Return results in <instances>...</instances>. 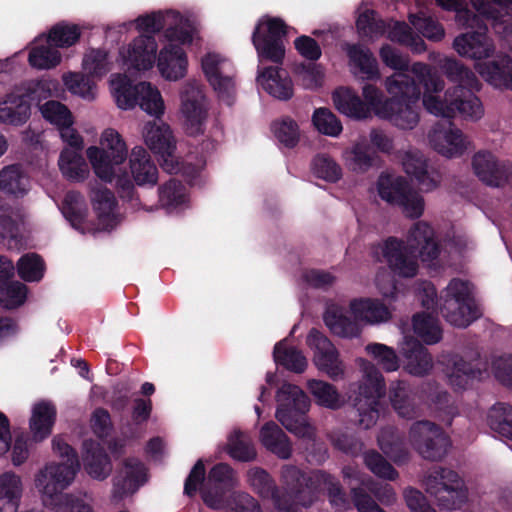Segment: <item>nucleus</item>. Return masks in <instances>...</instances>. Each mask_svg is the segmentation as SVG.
I'll list each match as a JSON object with an SVG mask.
<instances>
[{"label": "nucleus", "instance_id": "48", "mask_svg": "<svg viewBox=\"0 0 512 512\" xmlns=\"http://www.w3.org/2000/svg\"><path fill=\"white\" fill-rule=\"evenodd\" d=\"M52 45L45 41L44 36L36 38L28 57L30 66L38 70H49L58 66L62 55L57 47Z\"/></svg>", "mask_w": 512, "mask_h": 512}, {"label": "nucleus", "instance_id": "5", "mask_svg": "<svg viewBox=\"0 0 512 512\" xmlns=\"http://www.w3.org/2000/svg\"><path fill=\"white\" fill-rule=\"evenodd\" d=\"M410 73L422 86L421 95L424 109L431 115L452 119L457 115V94L462 91L460 86H452L446 90L445 81L429 64L421 61L412 63Z\"/></svg>", "mask_w": 512, "mask_h": 512}, {"label": "nucleus", "instance_id": "10", "mask_svg": "<svg viewBox=\"0 0 512 512\" xmlns=\"http://www.w3.org/2000/svg\"><path fill=\"white\" fill-rule=\"evenodd\" d=\"M276 401V419L296 436L312 439L314 427L303 416L310 407V400L304 391L296 385L283 383L276 394Z\"/></svg>", "mask_w": 512, "mask_h": 512}, {"label": "nucleus", "instance_id": "4", "mask_svg": "<svg viewBox=\"0 0 512 512\" xmlns=\"http://www.w3.org/2000/svg\"><path fill=\"white\" fill-rule=\"evenodd\" d=\"M129 155L126 141L111 127L101 132L98 145L86 149V157L95 176L105 183L115 182L119 189L128 192L133 189V184L123 164Z\"/></svg>", "mask_w": 512, "mask_h": 512}, {"label": "nucleus", "instance_id": "32", "mask_svg": "<svg viewBox=\"0 0 512 512\" xmlns=\"http://www.w3.org/2000/svg\"><path fill=\"white\" fill-rule=\"evenodd\" d=\"M335 108L343 115L355 119L364 120L372 116L373 107L368 100L361 97L351 88L339 87L332 94Z\"/></svg>", "mask_w": 512, "mask_h": 512}, {"label": "nucleus", "instance_id": "17", "mask_svg": "<svg viewBox=\"0 0 512 512\" xmlns=\"http://www.w3.org/2000/svg\"><path fill=\"white\" fill-rule=\"evenodd\" d=\"M289 27L277 17L263 16L259 19L252 34V43L257 51L259 63L263 59L281 63L285 55L282 37Z\"/></svg>", "mask_w": 512, "mask_h": 512}, {"label": "nucleus", "instance_id": "7", "mask_svg": "<svg viewBox=\"0 0 512 512\" xmlns=\"http://www.w3.org/2000/svg\"><path fill=\"white\" fill-rule=\"evenodd\" d=\"M109 88L117 106L122 110L134 108L136 105L148 115L161 118L165 113V102L160 90L150 82L132 85L130 79L120 73L112 74Z\"/></svg>", "mask_w": 512, "mask_h": 512}, {"label": "nucleus", "instance_id": "14", "mask_svg": "<svg viewBox=\"0 0 512 512\" xmlns=\"http://www.w3.org/2000/svg\"><path fill=\"white\" fill-rule=\"evenodd\" d=\"M441 310L446 320L460 328L467 327L480 316L469 282L452 279L441 295Z\"/></svg>", "mask_w": 512, "mask_h": 512}, {"label": "nucleus", "instance_id": "31", "mask_svg": "<svg viewBox=\"0 0 512 512\" xmlns=\"http://www.w3.org/2000/svg\"><path fill=\"white\" fill-rule=\"evenodd\" d=\"M130 174L132 176L131 182L138 186H154L158 181V169L152 161L149 153L141 146H136L131 150L129 155ZM134 188L128 192L120 191L124 194L130 195Z\"/></svg>", "mask_w": 512, "mask_h": 512}, {"label": "nucleus", "instance_id": "21", "mask_svg": "<svg viewBox=\"0 0 512 512\" xmlns=\"http://www.w3.org/2000/svg\"><path fill=\"white\" fill-rule=\"evenodd\" d=\"M429 146L446 158H456L463 155L470 145L464 133L452 123H436L428 131Z\"/></svg>", "mask_w": 512, "mask_h": 512}, {"label": "nucleus", "instance_id": "30", "mask_svg": "<svg viewBox=\"0 0 512 512\" xmlns=\"http://www.w3.org/2000/svg\"><path fill=\"white\" fill-rule=\"evenodd\" d=\"M349 311L361 327L379 325L391 318V311L382 301L369 297L352 299L349 303Z\"/></svg>", "mask_w": 512, "mask_h": 512}, {"label": "nucleus", "instance_id": "29", "mask_svg": "<svg viewBox=\"0 0 512 512\" xmlns=\"http://www.w3.org/2000/svg\"><path fill=\"white\" fill-rule=\"evenodd\" d=\"M402 166L406 174L413 177L424 192H432L440 184V176L428 167L425 156L416 150H409L402 157Z\"/></svg>", "mask_w": 512, "mask_h": 512}, {"label": "nucleus", "instance_id": "58", "mask_svg": "<svg viewBox=\"0 0 512 512\" xmlns=\"http://www.w3.org/2000/svg\"><path fill=\"white\" fill-rule=\"evenodd\" d=\"M80 35L81 28L77 24L62 21L51 27L45 41L57 48H68L79 40Z\"/></svg>", "mask_w": 512, "mask_h": 512}, {"label": "nucleus", "instance_id": "59", "mask_svg": "<svg viewBox=\"0 0 512 512\" xmlns=\"http://www.w3.org/2000/svg\"><path fill=\"white\" fill-rule=\"evenodd\" d=\"M0 189L13 195H24L29 189V179L17 165L0 171Z\"/></svg>", "mask_w": 512, "mask_h": 512}, {"label": "nucleus", "instance_id": "34", "mask_svg": "<svg viewBox=\"0 0 512 512\" xmlns=\"http://www.w3.org/2000/svg\"><path fill=\"white\" fill-rule=\"evenodd\" d=\"M83 142L80 146L68 145L58 159V166L64 178L72 182H84L90 175L89 164L82 155Z\"/></svg>", "mask_w": 512, "mask_h": 512}, {"label": "nucleus", "instance_id": "39", "mask_svg": "<svg viewBox=\"0 0 512 512\" xmlns=\"http://www.w3.org/2000/svg\"><path fill=\"white\" fill-rule=\"evenodd\" d=\"M60 211L71 226L81 233L94 231L86 221L88 208L85 197L77 191L66 193Z\"/></svg>", "mask_w": 512, "mask_h": 512}, {"label": "nucleus", "instance_id": "61", "mask_svg": "<svg viewBox=\"0 0 512 512\" xmlns=\"http://www.w3.org/2000/svg\"><path fill=\"white\" fill-rule=\"evenodd\" d=\"M457 115L467 121L476 122L484 116V107L472 90L462 89L457 94Z\"/></svg>", "mask_w": 512, "mask_h": 512}, {"label": "nucleus", "instance_id": "52", "mask_svg": "<svg viewBox=\"0 0 512 512\" xmlns=\"http://www.w3.org/2000/svg\"><path fill=\"white\" fill-rule=\"evenodd\" d=\"M380 449L396 464L403 463L408 458L406 444L397 431L392 427L383 428L378 436Z\"/></svg>", "mask_w": 512, "mask_h": 512}, {"label": "nucleus", "instance_id": "9", "mask_svg": "<svg viewBox=\"0 0 512 512\" xmlns=\"http://www.w3.org/2000/svg\"><path fill=\"white\" fill-rule=\"evenodd\" d=\"M362 379L354 399L359 425L364 429L374 426L382 410L381 399L385 392V381L380 370L365 359L358 360Z\"/></svg>", "mask_w": 512, "mask_h": 512}, {"label": "nucleus", "instance_id": "60", "mask_svg": "<svg viewBox=\"0 0 512 512\" xmlns=\"http://www.w3.org/2000/svg\"><path fill=\"white\" fill-rule=\"evenodd\" d=\"M273 357L276 364L296 373H302L307 367V359L302 352L293 347H286L284 341L275 345Z\"/></svg>", "mask_w": 512, "mask_h": 512}, {"label": "nucleus", "instance_id": "22", "mask_svg": "<svg viewBox=\"0 0 512 512\" xmlns=\"http://www.w3.org/2000/svg\"><path fill=\"white\" fill-rule=\"evenodd\" d=\"M472 168L479 180L486 185H512V162H501L490 151H478L472 158Z\"/></svg>", "mask_w": 512, "mask_h": 512}, {"label": "nucleus", "instance_id": "41", "mask_svg": "<svg viewBox=\"0 0 512 512\" xmlns=\"http://www.w3.org/2000/svg\"><path fill=\"white\" fill-rule=\"evenodd\" d=\"M55 418L56 409L51 402L40 401L33 405L29 426L34 441L40 442L51 434Z\"/></svg>", "mask_w": 512, "mask_h": 512}, {"label": "nucleus", "instance_id": "2", "mask_svg": "<svg viewBox=\"0 0 512 512\" xmlns=\"http://www.w3.org/2000/svg\"><path fill=\"white\" fill-rule=\"evenodd\" d=\"M473 248V242L463 233L448 235L440 249L435 240L433 227L425 222H416L408 231L406 241L389 238L383 245V255L391 271L404 278L417 274L419 258L429 267L448 264L449 258L462 256Z\"/></svg>", "mask_w": 512, "mask_h": 512}, {"label": "nucleus", "instance_id": "11", "mask_svg": "<svg viewBox=\"0 0 512 512\" xmlns=\"http://www.w3.org/2000/svg\"><path fill=\"white\" fill-rule=\"evenodd\" d=\"M80 470V462L75 458L70 462H47L34 476V486L43 504L52 508L68 497L64 490L69 488Z\"/></svg>", "mask_w": 512, "mask_h": 512}, {"label": "nucleus", "instance_id": "54", "mask_svg": "<svg viewBox=\"0 0 512 512\" xmlns=\"http://www.w3.org/2000/svg\"><path fill=\"white\" fill-rule=\"evenodd\" d=\"M89 77L86 73L68 72L62 76V80L71 94L91 102L97 98V85Z\"/></svg>", "mask_w": 512, "mask_h": 512}, {"label": "nucleus", "instance_id": "33", "mask_svg": "<svg viewBox=\"0 0 512 512\" xmlns=\"http://www.w3.org/2000/svg\"><path fill=\"white\" fill-rule=\"evenodd\" d=\"M430 60H438V64L447 79L456 83L462 89L479 90L480 82L475 73L453 57L440 56L439 53L432 52L429 54Z\"/></svg>", "mask_w": 512, "mask_h": 512}, {"label": "nucleus", "instance_id": "16", "mask_svg": "<svg viewBox=\"0 0 512 512\" xmlns=\"http://www.w3.org/2000/svg\"><path fill=\"white\" fill-rule=\"evenodd\" d=\"M196 22V18L189 12L180 13L172 9L164 11L159 10L140 15L134 21L108 26L106 33L109 35L113 29H117L119 33H126L129 32L131 27L135 24L137 31L153 36L160 31H167L168 29L180 32L184 27H192ZM163 33L164 32H162V34Z\"/></svg>", "mask_w": 512, "mask_h": 512}, {"label": "nucleus", "instance_id": "37", "mask_svg": "<svg viewBox=\"0 0 512 512\" xmlns=\"http://www.w3.org/2000/svg\"><path fill=\"white\" fill-rule=\"evenodd\" d=\"M386 92L390 95L388 99L396 101H419L421 93V84L412 74L405 72H395L384 80Z\"/></svg>", "mask_w": 512, "mask_h": 512}, {"label": "nucleus", "instance_id": "51", "mask_svg": "<svg viewBox=\"0 0 512 512\" xmlns=\"http://www.w3.org/2000/svg\"><path fill=\"white\" fill-rule=\"evenodd\" d=\"M342 158L345 166L356 173L368 171L373 163V156L365 139L356 141L350 148L344 150Z\"/></svg>", "mask_w": 512, "mask_h": 512}, {"label": "nucleus", "instance_id": "24", "mask_svg": "<svg viewBox=\"0 0 512 512\" xmlns=\"http://www.w3.org/2000/svg\"><path fill=\"white\" fill-rule=\"evenodd\" d=\"M89 196L93 210L97 216V230H111L121 221L117 201L113 192L94 181L89 184Z\"/></svg>", "mask_w": 512, "mask_h": 512}, {"label": "nucleus", "instance_id": "55", "mask_svg": "<svg viewBox=\"0 0 512 512\" xmlns=\"http://www.w3.org/2000/svg\"><path fill=\"white\" fill-rule=\"evenodd\" d=\"M309 392L320 406L337 409L342 406L343 399L337 389L330 383L312 379L307 383Z\"/></svg>", "mask_w": 512, "mask_h": 512}, {"label": "nucleus", "instance_id": "13", "mask_svg": "<svg viewBox=\"0 0 512 512\" xmlns=\"http://www.w3.org/2000/svg\"><path fill=\"white\" fill-rule=\"evenodd\" d=\"M209 101L200 80L188 79L179 89L178 115L185 132L190 136L204 133L208 119Z\"/></svg>", "mask_w": 512, "mask_h": 512}, {"label": "nucleus", "instance_id": "47", "mask_svg": "<svg viewBox=\"0 0 512 512\" xmlns=\"http://www.w3.org/2000/svg\"><path fill=\"white\" fill-rule=\"evenodd\" d=\"M261 444L282 459L291 456L292 448L288 437L273 421L265 423L259 432Z\"/></svg>", "mask_w": 512, "mask_h": 512}, {"label": "nucleus", "instance_id": "18", "mask_svg": "<svg viewBox=\"0 0 512 512\" xmlns=\"http://www.w3.org/2000/svg\"><path fill=\"white\" fill-rule=\"evenodd\" d=\"M408 442L424 459L433 461L442 459L450 446V441L442 429L428 420L412 423Z\"/></svg>", "mask_w": 512, "mask_h": 512}, {"label": "nucleus", "instance_id": "8", "mask_svg": "<svg viewBox=\"0 0 512 512\" xmlns=\"http://www.w3.org/2000/svg\"><path fill=\"white\" fill-rule=\"evenodd\" d=\"M142 137L146 146L160 161L161 167L168 173H179L193 178L204 166L201 160L195 166L180 163L176 155V140L169 125L162 121H148L143 125Z\"/></svg>", "mask_w": 512, "mask_h": 512}, {"label": "nucleus", "instance_id": "62", "mask_svg": "<svg viewBox=\"0 0 512 512\" xmlns=\"http://www.w3.org/2000/svg\"><path fill=\"white\" fill-rule=\"evenodd\" d=\"M487 421L492 430L512 441L511 406L504 403L494 405L488 413Z\"/></svg>", "mask_w": 512, "mask_h": 512}, {"label": "nucleus", "instance_id": "19", "mask_svg": "<svg viewBox=\"0 0 512 512\" xmlns=\"http://www.w3.org/2000/svg\"><path fill=\"white\" fill-rule=\"evenodd\" d=\"M157 52L155 37L140 34L119 48L118 62L129 72H146L154 67Z\"/></svg>", "mask_w": 512, "mask_h": 512}, {"label": "nucleus", "instance_id": "49", "mask_svg": "<svg viewBox=\"0 0 512 512\" xmlns=\"http://www.w3.org/2000/svg\"><path fill=\"white\" fill-rule=\"evenodd\" d=\"M159 202L168 212H174L188 206L189 195L181 182L170 179L159 188Z\"/></svg>", "mask_w": 512, "mask_h": 512}, {"label": "nucleus", "instance_id": "25", "mask_svg": "<svg viewBox=\"0 0 512 512\" xmlns=\"http://www.w3.org/2000/svg\"><path fill=\"white\" fill-rule=\"evenodd\" d=\"M147 480V469L142 462L137 459L126 460L114 478L111 501L115 504L120 503L135 493Z\"/></svg>", "mask_w": 512, "mask_h": 512}, {"label": "nucleus", "instance_id": "26", "mask_svg": "<svg viewBox=\"0 0 512 512\" xmlns=\"http://www.w3.org/2000/svg\"><path fill=\"white\" fill-rule=\"evenodd\" d=\"M39 110L42 117L57 128L63 142L67 145H81L82 137L73 128L74 117L65 104L56 100H49L40 105Z\"/></svg>", "mask_w": 512, "mask_h": 512}, {"label": "nucleus", "instance_id": "20", "mask_svg": "<svg viewBox=\"0 0 512 512\" xmlns=\"http://www.w3.org/2000/svg\"><path fill=\"white\" fill-rule=\"evenodd\" d=\"M201 69L218 97L230 105L235 93L232 63L217 52H207L201 58Z\"/></svg>", "mask_w": 512, "mask_h": 512}, {"label": "nucleus", "instance_id": "23", "mask_svg": "<svg viewBox=\"0 0 512 512\" xmlns=\"http://www.w3.org/2000/svg\"><path fill=\"white\" fill-rule=\"evenodd\" d=\"M236 484L235 473L224 463L215 465L201 488L203 502L211 509L220 510L225 506V491Z\"/></svg>", "mask_w": 512, "mask_h": 512}, {"label": "nucleus", "instance_id": "45", "mask_svg": "<svg viewBox=\"0 0 512 512\" xmlns=\"http://www.w3.org/2000/svg\"><path fill=\"white\" fill-rule=\"evenodd\" d=\"M452 365L447 373L449 384L455 389H464L473 379H480L485 371H482L484 364L480 359L473 362H466L462 357L454 356L451 358Z\"/></svg>", "mask_w": 512, "mask_h": 512}, {"label": "nucleus", "instance_id": "3", "mask_svg": "<svg viewBox=\"0 0 512 512\" xmlns=\"http://www.w3.org/2000/svg\"><path fill=\"white\" fill-rule=\"evenodd\" d=\"M473 24L472 32L458 35L453 41L454 50L461 57L477 60L474 65L477 73L490 85L496 88L512 89V59L505 55L495 60L481 61L494 54L495 45L487 35V26L479 22Z\"/></svg>", "mask_w": 512, "mask_h": 512}, {"label": "nucleus", "instance_id": "28", "mask_svg": "<svg viewBox=\"0 0 512 512\" xmlns=\"http://www.w3.org/2000/svg\"><path fill=\"white\" fill-rule=\"evenodd\" d=\"M348 57L350 72L362 80H378L381 77L376 58L371 50L360 44L343 45Z\"/></svg>", "mask_w": 512, "mask_h": 512}, {"label": "nucleus", "instance_id": "15", "mask_svg": "<svg viewBox=\"0 0 512 512\" xmlns=\"http://www.w3.org/2000/svg\"><path fill=\"white\" fill-rule=\"evenodd\" d=\"M426 492L435 498L437 504L446 510L460 508L467 500L464 481L453 470L436 468L425 478Z\"/></svg>", "mask_w": 512, "mask_h": 512}, {"label": "nucleus", "instance_id": "27", "mask_svg": "<svg viewBox=\"0 0 512 512\" xmlns=\"http://www.w3.org/2000/svg\"><path fill=\"white\" fill-rule=\"evenodd\" d=\"M256 83L270 96L288 100L293 96V82L287 71L278 66H258Z\"/></svg>", "mask_w": 512, "mask_h": 512}, {"label": "nucleus", "instance_id": "50", "mask_svg": "<svg viewBox=\"0 0 512 512\" xmlns=\"http://www.w3.org/2000/svg\"><path fill=\"white\" fill-rule=\"evenodd\" d=\"M17 89L20 90V93L26 95L29 103L30 101L40 103L50 97L59 96L61 92L58 80L52 78L27 81L18 86Z\"/></svg>", "mask_w": 512, "mask_h": 512}, {"label": "nucleus", "instance_id": "36", "mask_svg": "<svg viewBox=\"0 0 512 512\" xmlns=\"http://www.w3.org/2000/svg\"><path fill=\"white\" fill-rule=\"evenodd\" d=\"M30 114L26 95L17 87L0 101V122L3 124L21 126L28 121Z\"/></svg>", "mask_w": 512, "mask_h": 512}, {"label": "nucleus", "instance_id": "40", "mask_svg": "<svg viewBox=\"0 0 512 512\" xmlns=\"http://www.w3.org/2000/svg\"><path fill=\"white\" fill-rule=\"evenodd\" d=\"M82 460L86 472L94 479L103 480L112 471L108 455L95 441L84 442Z\"/></svg>", "mask_w": 512, "mask_h": 512}, {"label": "nucleus", "instance_id": "42", "mask_svg": "<svg viewBox=\"0 0 512 512\" xmlns=\"http://www.w3.org/2000/svg\"><path fill=\"white\" fill-rule=\"evenodd\" d=\"M21 476L12 471L0 475V512H17L23 496Z\"/></svg>", "mask_w": 512, "mask_h": 512}, {"label": "nucleus", "instance_id": "6", "mask_svg": "<svg viewBox=\"0 0 512 512\" xmlns=\"http://www.w3.org/2000/svg\"><path fill=\"white\" fill-rule=\"evenodd\" d=\"M197 22L182 31H164L163 44L157 52L156 65L160 76L166 81L177 82L188 74L189 60L184 46L191 45L197 37Z\"/></svg>", "mask_w": 512, "mask_h": 512}, {"label": "nucleus", "instance_id": "43", "mask_svg": "<svg viewBox=\"0 0 512 512\" xmlns=\"http://www.w3.org/2000/svg\"><path fill=\"white\" fill-rule=\"evenodd\" d=\"M25 213L18 205H0V236L8 241L10 248L17 246L21 229L24 225Z\"/></svg>", "mask_w": 512, "mask_h": 512}, {"label": "nucleus", "instance_id": "12", "mask_svg": "<svg viewBox=\"0 0 512 512\" xmlns=\"http://www.w3.org/2000/svg\"><path fill=\"white\" fill-rule=\"evenodd\" d=\"M362 96L372 105L376 117L400 130H413L420 122V112L416 105L418 101L385 99L383 92L372 84L362 87Z\"/></svg>", "mask_w": 512, "mask_h": 512}, {"label": "nucleus", "instance_id": "64", "mask_svg": "<svg viewBox=\"0 0 512 512\" xmlns=\"http://www.w3.org/2000/svg\"><path fill=\"white\" fill-rule=\"evenodd\" d=\"M394 206L399 208L404 217L418 219L424 214L425 199L419 191L408 185Z\"/></svg>", "mask_w": 512, "mask_h": 512}, {"label": "nucleus", "instance_id": "63", "mask_svg": "<svg viewBox=\"0 0 512 512\" xmlns=\"http://www.w3.org/2000/svg\"><path fill=\"white\" fill-rule=\"evenodd\" d=\"M408 19L411 25L430 41L438 42L445 36L444 27L423 11L410 13Z\"/></svg>", "mask_w": 512, "mask_h": 512}, {"label": "nucleus", "instance_id": "56", "mask_svg": "<svg viewBox=\"0 0 512 512\" xmlns=\"http://www.w3.org/2000/svg\"><path fill=\"white\" fill-rule=\"evenodd\" d=\"M408 185V181L402 176L381 174L377 180L378 195L388 204L395 205Z\"/></svg>", "mask_w": 512, "mask_h": 512}, {"label": "nucleus", "instance_id": "38", "mask_svg": "<svg viewBox=\"0 0 512 512\" xmlns=\"http://www.w3.org/2000/svg\"><path fill=\"white\" fill-rule=\"evenodd\" d=\"M400 352L405 358V369L409 374L423 376L431 370L432 358L417 340L405 338L400 346Z\"/></svg>", "mask_w": 512, "mask_h": 512}, {"label": "nucleus", "instance_id": "35", "mask_svg": "<svg viewBox=\"0 0 512 512\" xmlns=\"http://www.w3.org/2000/svg\"><path fill=\"white\" fill-rule=\"evenodd\" d=\"M389 400L397 415L413 419L421 415V407L416 401V394L405 381H393L389 386Z\"/></svg>", "mask_w": 512, "mask_h": 512}, {"label": "nucleus", "instance_id": "53", "mask_svg": "<svg viewBox=\"0 0 512 512\" xmlns=\"http://www.w3.org/2000/svg\"><path fill=\"white\" fill-rule=\"evenodd\" d=\"M113 68V60L109 53L100 48L89 49L83 57L82 69L90 77L100 79Z\"/></svg>", "mask_w": 512, "mask_h": 512}, {"label": "nucleus", "instance_id": "44", "mask_svg": "<svg viewBox=\"0 0 512 512\" xmlns=\"http://www.w3.org/2000/svg\"><path fill=\"white\" fill-rule=\"evenodd\" d=\"M472 7L482 16L492 20V28L499 37L507 38L512 35L511 11L503 10L493 1L472 0Z\"/></svg>", "mask_w": 512, "mask_h": 512}, {"label": "nucleus", "instance_id": "1", "mask_svg": "<svg viewBox=\"0 0 512 512\" xmlns=\"http://www.w3.org/2000/svg\"><path fill=\"white\" fill-rule=\"evenodd\" d=\"M248 482L264 499H271L277 512H302L316 500L317 493L328 491L330 503L337 510H346L350 503L339 482L324 471H313L305 476L291 465L282 468L280 491L270 475L261 468H252L247 473Z\"/></svg>", "mask_w": 512, "mask_h": 512}, {"label": "nucleus", "instance_id": "46", "mask_svg": "<svg viewBox=\"0 0 512 512\" xmlns=\"http://www.w3.org/2000/svg\"><path fill=\"white\" fill-rule=\"evenodd\" d=\"M324 322L329 330L343 338H355L361 334L362 328L358 321L344 314L342 308L332 305L324 314Z\"/></svg>", "mask_w": 512, "mask_h": 512}, {"label": "nucleus", "instance_id": "57", "mask_svg": "<svg viewBox=\"0 0 512 512\" xmlns=\"http://www.w3.org/2000/svg\"><path fill=\"white\" fill-rule=\"evenodd\" d=\"M388 38L408 47L414 54H422L427 50L424 40L404 22H395L388 31Z\"/></svg>", "mask_w": 512, "mask_h": 512}]
</instances>
